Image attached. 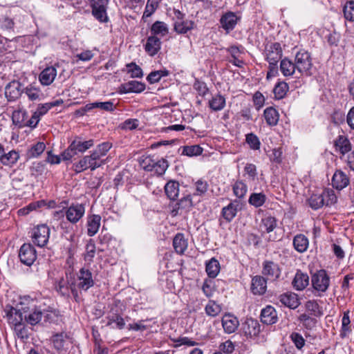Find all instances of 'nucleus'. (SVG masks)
<instances>
[{
	"label": "nucleus",
	"mask_w": 354,
	"mask_h": 354,
	"mask_svg": "<svg viewBox=\"0 0 354 354\" xmlns=\"http://www.w3.org/2000/svg\"><path fill=\"white\" fill-rule=\"evenodd\" d=\"M263 55L268 63L266 79L270 80L279 74L278 63L282 59L283 49L279 42L266 41L263 44Z\"/></svg>",
	"instance_id": "nucleus-1"
},
{
	"label": "nucleus",
	"mask_w": 354,
	"mask_h": 354,
	"mask_svg": "<svg viewBox=\"0 0 354 354\" xmlns=\"http://www.w3.org/2000/svg\"><path fill=\"white\" fill-rule=\"evenodd\" d=\"M94 145V140L90 139L83 140L82 138L76 136L70 143L68 148L61 154L63 160H69L78 153H83Z\"/></svg>",
	"instance_id": "nucleus-2"
},
{
	"label": "nucleus",
	"mask_w": 354,
	"mask_h": 354,
	"mask_svg": "<svg viewBox=\"0 0 354 354\" xmlns=\"http://www.w3.org/2000/svg\"><path fill=\"white\" fill-rule=\"evenodd\" d=\"M94 281L93 279L92 272L86 268H81L77 274V278L71 285V290L75 297H77V288L86 291L93 286Z\"/></svg>",
	"instance_id": "nucleus-3"
},
{
	"label": "nucleus",
	"mask_w": 354,
	"mask_h": 354,
	"mask_svg": "<svg viewBox=\"0 0 354 354\" xmlns=\"http://www.w3.org/2000/svg\"><path fill=\"white\" fill-rule=\"evenodd\" d=\"M311 284L315 295L322 297L328 290L330 285V277L325 270H319L312 274Z\"/></svg>",
	"instance_id": "nucleus-4"
},
{
	"label": "nucleus",
	"mask_w": 354,
	"mask_h": 354,
	"mask_svg": "<svg viewBox=\"0 0 354 354\" xmlns=\"http://www.w3.org/2000/svg\"><path fill=\"white\" fill-rule=\"evenodd\" d=\"M295 64L299 74L306 76H310L313 74L312 57L308 51L304 50L298 51L295 55Z\"/></svg>",
	"instance_id": "nucleus-5"
},
{
	"label": "nucleus",
	"mask_w": 354,
	"mask_h": 354,
	"mask_svg": "<svg viewBox=\"0 0 354 354\" xmlns=\"http://www.w3.org/2000/svg\"><path fill=\"white\" fill-rule=\"evenodd\" d=\"M24 313V321L31 326L38 324L42 319V310L35 305L33 301L24 299V306L22 308Z\"/></svg>",
	"instance_id": "nucleus-6"
},
{
	"label": "nucleus",
	"mask_w": 354,
	"mask_h": 354,
	"mask_svg": "<svg viewBox=\"0 0 354 354\" xmlns=\"http://www.w3.org/2000/svg\"><path fill=\"white\" fill-rule=\"evenodd\" d=\"M24 306V301H21L17 308L10 305H6L4 308V313L8 322L12 326L23 322L24 320V313L22 308Z\"/></svg>",
	"instance_id": "nucleus-7"
},
{
	"label": "nucleus",
	"mask_w": 354,
	"mask_h": 354,
	"mask_svg": "<svg viewBox=\"0 0 354 354\" xmlns=\"http://www.w3.org/2000/svg\"><path fill=\"white\" fill-rule=\"evenodd\" d=\"M109 0H91L92 15L100 23L109 21L107 8Z\"/></svg>",
	"instance_id": "nucleus-8"
},
{
	"label": "nucleus",
	"mask_w": 354,
	"mask_h": 354,
	"mask_svg": "<svg viewBox=\"0 0 354 354\" xmlns=\"http://www.w3.org/2000/svg\"><path fill=\"white\" fill-rule=\"evenodd\" d=\"M50 228L44 224L37 225L32 230V242L37 246L44 247L49 239Z\"/></svg>",
	"instance_id": "nucleus-9"
},
{
	"label": "nucleus",
	"mask_w": 354,
	"mask_h": 354,
	"mask_svg": "<svg viewBox=\"0 0 354 354\" xmlns=\"http://www.w3.org/2000/svg\"><path fill=\"white\" fill-rule=\"evenodd\" d=\"M281 272L279 264L272 261L266 260L262 263L261 273L268 280L277 281L281 275Z\"/></svg>",
	"instance_id": "nucleus-10"
},
{
	"label": "nucleus",
	"mask_w": 354,
	"mask_h": 354,
	"mask_svg": "<svg viewBox=\"0 0 354 354\" xmlns=\"http://www.w3.org/2000/svg\"><path fill=\"white\" fill-rule=\"evenodd\" d=\"M19 257L22 263L31 266L36 260L37 252L31 244L24 243L19 250Z\"/></svg>",
	"instance_id": "nucleus-11"
},
{
	"label": "nucleus",
	"mask_w": 354,
	"mask_h": 354,
	"mask_svg": "<svg viewBox=\"0 0 354 354\" xmlns=\"http://www.w3.org/2000/svg\"><path fill=\"white\" fill-rule=\"evenodd\" d=\"M85 207L82 204H73L67 208L66 217L71 223H77L84 215Z\"/></svg>",
	"instance_id": "nucleus-12"
},
{
	"label": "nucleus",
	"mask_w": 354,
	"mask_h": 354,
	"mask_svg": "<svg viewBox=\"0 0 354 354\" xmlns=\"http://www.w3.org/2000/svg\"><path fill=\"white\" fill-rule=\"evenodd\" d=\"M239 18L233 12H227L222 15L220 19L221 27L229 33L232 30L238 23Z\"/></svg>",
	"instance_id": "nucleus-13"
},
{
	"label": "nucleus",
	"mask_w": 354,
	"mask_h": 354,
	"mask_svg": "<svg viewBox=\"0 0 354 354\" xmlns=\"http://www.w3.org/2000/svg\"><path fill=\"white\" fill-rule=\"evenodd\" d=\"M260 319L261 322L265 324H274L278 321L277 310L273 306L268 305L261 310Z\"/></svg>",
	"instance_id": "nucleus-14"
},
{
	"label": "nucleus",
	"mask_w": 354,
	"mask_h": 354,
	"mask_svg": "<svg viewBox=\"0 0 354 354\" xmlns=\"http://www.w3.org/2000/svg\"><path fill=\"white\" fill-rule=\"evenodd\" d=\"M221 322L225 333L227 334L234 333L239 326L238 318L230 313L223 316Z\"/></svg>",
	"instance_id": "nucleus-15"
},
{
	"label": "nucleus",
	"mask_w": 354,
	"mask_h": 354,
	"mask_svg": "<svg viewBox=\"0 0 354 354\" xmlns=\"http://www.w3.org/2000/svg\"><path fill=\"white\" fill-rule=\"evenodd\" d=\"M111 147L112 144L111 142H104L98 145L95 149L91 151V155L95 158V160L100 164V166H102L106 162V160L102 159V158L106 155Z\"/></svg>",
	"instance_id": "nucleus-16"
},
{
	"label": "nucleus",
	"mask_w": 354,
	"mask_h": 354,
	"mask_svg": "<svg viewBox=\"0 0 354 354\" xmlns=\"http://www.w3.org/2000/svg\"><path fill=\"white\" fill-rule=\"evenodd\" d=\"M267 279L263 276L256 275L252 279L251 291L254 295H262L267 290Z\"/></svg>",
	"instance_id": "nucleus-17"
},
{
	"label": "nucleus",
	"mask_w": 354,
	"mask_h": 354,
	"mask_svg": "<svg viewBox=\"0 0 354 354\" xmlns=\"http://www.w3.org/2000/svg\"><path fill=\"white\" fill-rule=\"evenodd\" d=\"M22 90V85L19 81H12L6 86L5 94L9 101H13L20 97Z\"/></svg>",
	"instance_id": "nucleus-18"
},
{
	"label": "nucleus",
	"mask_w": 354,
	"mask_h": 354,
	"mask_svg": "<svg viewBox=\"0 0 354 354\" xmlns=\"http://www.w3.org/2000/svg\"><path fill=\"white\" fill-rule=\"evenodd\" d=\"M161 48V41L160 38L155 35L149 36L145 44L146 53L151 57L155 56Z\"/></svg>",
	"instance_id": "nucleus-19"
},
{
	"label": "nucleus",
	"mask_w": 354,
	"mask_h": 354,
	"mask_svg": "<svg viewBox=\"0 0 354 354\" xmlns=\"http://www.w3.org/2000/svg\"><path fill=\"white\" fill-rule=\"evenodd\" d=\"M309 284V277L307 273L298 270L292 281V286L296 290H303Z\"/></svg>",
	"instance_id": "nucleus-20"
},
{
	"label": "nucleus",
	"mask_w": 354,
	"mask_h": 354,
	"mask_svg": "<svg viewBox=\"0 0 354 354\" xmlns=\"http://www.w3.org/2000/svg\"><path fill=\"white\" fill-rule=\"evenodd\" d=\"M349 184V178L341 170H337L332 178V185L334 188L342 190Z\"/></svg>",
	"instance_id": "nucleus-21"
},
{
	"label": "nucleus",
	"mask_w": 354,
	"mask_h": 354,
	"mask_svg": "<svg viewBox=\"0 0 354 354\" xmlns=\"http://www.w3.org/2000/svg\"><path fill=\"white\" fill-rule=\"evenodd\" d=\"M279 299L281 304L291 309L297 308L300 304L297 295L293 292L283 293L279 296Z\"/></svg>",
	"instance_id": "nucleus-22"
},
{
	"label": "nucleus",
	"mask_w": 354,
	"mask_h": 354,
	"mask_svg": "<svg viewBox=\"0 0 354 354\" xmlns=\"http://www.w3.org/2000/svg\"><path fill=\"white\" fill-rule=\"evenodd\" d=\"M192 207V196L190 194H187L176 203L175 207L172 210V213L174 215L183 214L184 212L186 213Z\"/></svg>",
	"instance_id": "nucleus-23"
},
{
	"label": "nucleus",
	"mask_w": 354,
	"mask_h": 354,
	"mask_svg": "<svg viewBox=\"0 0 354 354\" xmlns=\"http://www.w3.org/2000/svg\"><path fill=\"white\" fill-rule=\"evenodd\" d=\"M120 92L123 93H141L145 89V84L142 82L131 80L121 84Z\"/></svg>",
	"instance_id": "nucleus-24"
},
{
	"label": "nucleus",
	"mask_w": 354,
	"mask_h": 354,
	"mask_svg": "<svg viewBox=\"0 0 354 354\" xmlns=\"http://www.w3.org/2000/svg\"><path fill=\"white\" fill-rule=\"evenodd\" d=\"M243 330L245 335L250 337H255L260 332V324L257 320L249 319L243 324Z\"/></svg>",
	"instance_id": "nucleus-25"
},
{
	"label": "nucleus",
	"mask_w": 354,
	"mask_h": 354,
	"mask_svg": "<svg viewBox=\"0 0 354 354\" xmlns=\"http://www.w3.org/2000/svg\"><path fill=\"white\" fill-rule=\"evenodd\" d=\"M57 75V70L53 66L44 69L39 75V81L41 84L48 86L53 83Z\"/></svg>",
	"instance_id": "nucleus-26"
},
{
	"label": "nucleus",
	"mask_w": 354,
	"mask_h": 354,
	"mask_svg": "<svg viewBox=\"0 0 354 354\" xmlns=\"http://www.w3.org/2000/svg\"><path fill=\"white\" fill-rule=\"evenodd\" d=\"M334 145L337 151L344 155L351 150L352 145L350 140L345 136H339L335 140Z\"/></svg>",
	"instance_id": "nucleus-27"
},
{
	"label": "nucleus",
	"mask_w": 354,
	"mask_h": 354,
	"mask_svg": "<svg viewBox=\"0 0 354 354\" xmlns=\"http://www.w3.org/2000/svg\"><path fill=\"white\" fill-rule=\"evenodd\" d=\"M240 203L237 201L230 203L227 206L222 209V215L223 218L227 221L230 222L236 216Z\"/></svg>",
	"instance_id": "nucleus-28"
},
{
	"label": "nucleus",
	"mask_w": 354,
	"mask_h": 354,
	"mask_svg": "<svg viewBox=\"0 0 354 354\" xmlns=\"http://www.w3.org/2000/svg\"><path fill=\"white\" fill-rule=\"evenodd\" d=\"M293 246L296 251L299 253L306 252L309 245L308 239L302 234H299L293 238Z\"/></svg>",
	"instance_id": "nucleus-29"
},
{
	"label": "nucleus",
	"mask_w": 354,
	"mask_h": 354,
	"mask_svg": "<svg viewBox=\"0 0 354 354\" xmlns=\"http://www.w3.org/2000/svg\"><path fill=\"white\" fill-rule=\"evenodd\" d=\"M101 217L99 215L93 214L87 219V234L89 236H94L99 230Z\"/></svg>",
	"instance_id": "nucleus-30"
},
{
	"label": "nucleus",
	"mask_w": 354,
	"mask_h": 354,
	"mask_svg": "<svg viewBox=\"0 0 354 354\" xmlns=\"http://www.w3.org/2000/svg\"><path fill=\"white\" fill-rule=\"evenodd\" d=\"M28 113L24 110H15L12 113V120L19 128L26 127L28 120Z\"/></svg>",
	"instance_id": "nucleus-31"
},
{
	"label": "nucleus",
	"mask_w": 354,
	"mask_h": 354,
	"mask_svg": "<svg viewBox=\"0 0 354 354\" xmlns=\"http://www.w3.org/2000/svg\"><path fill=\"white\" fill-rule=\"evenodd\" d=\"M280 71L283 76L289 77L294 75L297 71V68L295 67V62L285 57L281 60Z\"/></svg>",
	"instance_id": "nucleus-32"
},
{
	"label": "nucleus",
	"mask_w": 354,
	"mask_h": 354,
	"mask_svg": "<svg viewBox=\"0 0 354 354\" xmlns=\"http://www.w3.org/2000/svg\"><path fill=\"white\" fill-rule=\"evenodd\" d=\"M68 339V336L65 333H56L51 337L53 346L57 351H61L64 349Z\"/></svg>",
	"instance_id": "nucleus-33"
},
{
	"label": "nucleus",
	"mask_w": 354,
	"mask_h": 354,
	"mask_svg": "<svg viewBox=\"0 0 354 354\" xmlns=\"http://www.w3.org/2000/svg\"><path fill=\"white\" fill-rule=\"evenodd\" d=\"M165 192L170 200H175L179 194V183L176 180H169L165 185Z\"/></svg>",
	"instance_id": "nucleus-34"
},
{
	"label": "nucleus",
	"mask_w": 354,
	"mask_h": 354,
	"mask_svg": "<svg viewBox=\"0 0 354 354\" xmlns=\"http://www.w3.org/2000/svg\"><path fill=\"white\" fill-rule=\"evenodd\" d=\"M173 246L178 254H182L185 252L187 248V241L183 234L178 233L174 236Z\"/></svg>",
	"instance_id": "nucleus-35"
},
{
	"label": "nucleus",
	"mask_w": 354,
	"mask_h": 354,
	"mask_svg": "<svg viewBox=\"0 0 354 354\" xmlns=\"http://www.w3.org/2000/svg\"><path fill=\"white\" fill-rule=\"evenodd\" d=\"M151 173L157 176L163 175L169 167V163L164 158L156 159L153 164Z\"/></svg>",
	"instance_id": "nucleus-36"
},
{
	"label": "nucleus",
	"mask_w": 354,
	"mask_h": 354,
	"mask_svg": "<svg viewBox=\"0 0 354 354\" xmlns=\"http://www.w3.org/2000/svg\"><path fill=\"white\" fill-rule=\"evenodd\" d=\"M106 319H107L106 326H111L112 328L121 330L125 326L124 319L118 314L109 315Z\"/></svg>",
	"instance_id": "nucleus-37"
},
{
	"label": "nucleus",
	"mask_w": 354,
	"mask_h": 354,
	"mask_svg": "<svg viewBox=\"0 0 354 354\" xmlns=\"http://www.w3.org/2000/svg\"><path fill=\"white\" fill-rule=\"evenodd\" d=\"M264 118L266 123L270 126H275L278 123L279 115L278 111L270 106L264 110Z\"/></svg>",
	"instance_id": "nucleus-38"
},
{
	"label": "nucleus",
	"mask_w": 354,
	"mask_h": 354,
	"mask_svg": "<svg viewBox=\"0 0 354 354\" xmlns=\"http://www.w3.org/2000/svg\"><path fill=\"white\" fill-rule=\"evenodd\" d=\"M206 272L207 275L211 278H215L220 271V264L218 260L215 258L211 259L206 263Z\"/></svg>",
	"instance_id": "nucleus-39"
},
{
	"label": "nucleus",
	"mask_w": 354,
	"mask_h": 354,
	"mask_svg": "<svg viewBox=\"0 0 354 354\" xmlns=\"http://www.w3.org/2000/svg\"><path fill=\"white\" fill-rule=\"evenodd\" d=\"M169 32L168 27L165 22L157 21H156L151 28V35L157 36L160 35L163 37L166 35Z\"/></svg>",
	"instance_id": "nucleus-40"
},
{
	"label": "nucleus",
	"mask_w": 354,
	"mask_h": 354,
	"mask_svg": "<svg viewBox=\"0 0 354 354\" xmlns=\"http://www.w3.org/2000/svg\"><path fill=\"white\" fill-rule=\"evenodd\" d=\"M209 106L214 111H221L225 106V98L220 94L216 95L209 101Z\"/></svg>",
	"instance_id": "nucleus-41"
},
{
	"label": "nucleus",
	"mask_w": 354,
	"mask_h": 354,
	"mask_svg": "<svg viewBox=\"0 0 354 354\" xmlns=\"http://www.w3.org/2000/svg\"><path fill=\"white\" fill-rule=\"evenodd\" d=\"M308 203L313 209H318L325 205L324 196H322V194H312L308 198Z\"/></svg>",
	"instance_id": "nucleus-42"
},
{
	"label": "nucleus",
	"mask_w": 354,
	"mask_h": 354,
	"mask_svg": "<svg viewBox=\"0 0 354 354\" xmlns=\"http://www.w3.org/2000/svg\"><path fill=\"white\" fill-rule=\"evenodd\" d=\"M277 225V219L274 216H266L261 220V227L269 233L276 228Z\"/></svg>",
	"instance_id": "nucleus-43"
},
{
	"label": "nucleus",
	"mask_w": 354,
	"mask_h": 354,
	"mask_svg": "<svg viewBox=\"0 0 354 354\" xmlns=\"http://www.w3.org/2000/svg\"><path fill=\"white\" fill-rule=\"evenodd\" d=\"M19 158V155L15 150H11L8 153H4L1 162L6 166H12L15 164Z\"/></svg>",
	"instance_id": "nucleus-44"
},
{
	"label": "nucleus",
	"mask_w": 354,
	"mask_h": 354,
	"mask_svg": "<svg viewBox=\"0 0 354 354\" xmlns=\"http://www.w3.org/2000/svg\"><path fill=\"white\" fill-rule=\"evenodd\" d=\"M193 24L192 21H182L180 19L175 22L174 30L178 33L184 34L193 28Z\"/></svg>",
	"instance_id": "nucleus-45"
},
{
	"label": "nucleus",
	"mask_w": 354,
	"mask_h": 354,
	"mask_svg": "<svg viewBox=\"0 0 354 354\" xmlns=\"http://www.w3.org/2000/svg\"><path fill=\"white\" fill-rule=\"evenodd\" d=\"M266 201V196L263 193H252L249 199L248 203L255 207H261Z\"/></svg>",
	"instance_id": "nucleus-46"
},
{
	"label": "nucleus",
	"mask_w": 354,
	"mask_h": 354,
	"mask_svg": "<svg viewBox=\"0 0 354 354\" xmlns=\"http://www.w3.org/2000/svg\"><path fill=\"white\" fill-rule=\"evenodd\" d=\"M289 89V86L288 84L285 82H278L274 89L273 92L274 96L277 99H282L286 95Z\"/></svg>",
	"instance_id": "nucleus-47"
},
{
	"label": "nucleus",
	"mask_w": 354,
	"mask_h": 354,
	"mask_svg": "<svg viewBox=\"0 0 354 354\" xmlns=\"http://www.w3.org/2000/svg\"><path fill=\"white\" fill-rule=\"evenodd\" d=\"M46 145L42 142H38L35 145H32L27 152L28 158H36L41 155L45 150Z\"/></svg>",
	"instance_id": "nucleus-48"
},
{
	"label": "nucleus",
	"mask_w": 354,
	"mask_h": 354,
	"mask_svg": "<svg viewBox=\"0 0 354 354\" xmlns=\"http://www.w3.org/2000/svg\"><path fill=\"white\" fill-rule=\"evenodd\" d=\"M59 312L53 308L42 310V318L46 323H54L57 321Z\"/></svg>",
	"instance_id": "nucleus-49"
},
{
	"label": "nucleus",
	"mask_w": 354,
	"mask_h": 354,
	"mask_svg": "<svg viewBox=\"0 0 354 354\" xmlns=\"http://www.w3.org/2000/svg\"><path fill=\"white\" fill-rule=\"evenodd\" d=\"M233 192L234 194L238 197L239 198H243L248 191V187L247 185L243 182V181H236L233 185Z\"/></svg>",
	"instance_id": "nucleus-50"
},
{
	"label": "nucleus",
	"mask_w": 354,
	"mask_h": 354,
	"mask_svg": "<svg viewBox=\"0 0 354 354\" xmlns=\"http://www.w3.org/2000/svg\"><path fill=\"white\" fill-rule=\"evenodd\" d=\"M169 75L167 70H160L151 72L147 77V81L150 84L158 82L162 77H166Z\"/></svg>",
	"instance_id": "nucleus-51"
},
{
	"label": "nucleus",
	"mask_w": 354,
	"mask_h": 354,
	"mask_svg": "<svg viewBox=\"0 0 354 354\" xmlns=\"http://www.w3.org/2000/svg\"><path fill=\"white\" fill-rule=\"evenodd\" d=\"M96 247L94 241L90 239L86 245V252L84 254V260L89 263L93 261L95 255Z\"/></svg>",
	"instance_id": "nucleus-52"
},
{
	"label": "nucleus",
	"mask_w": 354,
	"mask_h": 354,
	"mask_svg": "<svg viewBox=\"0 0 354 354\" xmlns=\"http://www.w3.org/2000/svg\"><path fill=\"white\" fill-rule=\"evenodd\" d=\"M205 310L207 315L216 317L221 313V308L214 301L209 300L205 308Z\"/></svg>",
	"instance_id": "nucleus-53"
},
{
	"label": "nucleus",
	"mask_w": 354,
	"mask_h": 354,
	"mask_svg": "<svg viewBox=\"0 0 354 354\" xmlns=\"http://www.w3.org/2000/svg\"><path fill=\"white\" fill-rule=\"evenodd\" d=\"M203 148L199 145H190L183 147L182 154L187 156H199L203 153Z\"/></svg>",
	"instance_id": "nucleus-54"
},
{
	"label": "nucleus",
	"mask_w": 354,
	"mask_h": 354,
	"mask_svg": "<svg viewBox=\"0 0 354 354\" xmlns=\"http://www.w3.org/2000/svg\"><path fill=\"white\" fill-rule=\"evenodd\" d=\"M156 159L153 158V156H142L139 160L140 166L145 171L147 172L151 171L153 164H154V161Z\"/></svg>",
	"instance_id": "nucleus-55"
},
{
	"label": "nucleus",
	"mask_w": 354,
	"mask_h": 354,
	"mask_svg": "<svg viewBox=\"0 0 354 354\" xmlns=\"http://www.w3.org/2000/svg\"><path fill=\"white\" fill-rule=\"evenodd\" d=\"M15 26L13 19L7 15L0 17V29L3 30H12Z\"/></svg>",
	"instance_id": "nucleus-56"
},
{
	"label": "nucleus",
	"mask_w": 354,
	"mask_h": 354,
	"mask_svg": "<svg viewBox=\"0 0 354 354\" xmlns=\"http://www.w3.org/2000/svg\"><path fill=\"white\" fill-rule=\"evenodd\" d=\"M127 71L131 74V77L133 78L138 77L140 78L143 76L142 68L138 66L136 63L131 62L127 64Z\"/></svg>",
	"instance_id": "nucleus-57"
},
{
	"label": "nucleus",
	"mask_w": 354,
	"mask_h": 354,
	"mask_svg": "<svg viewBox=\"0 0 354 354\" xmlns=\"http://www.w3.org/2000/svg\"><path fill=\"white\" fill-rule=\"evenodd\" d=\"M343 11L346 20L354 21V1L347 2L344 7Z\"/></svg>",
	"instance_id": "nucleus-58"
},
{
	"label": "nucleus",
	"mask_w": 354,
	"mask_h": 354,
	"mask_svg": "<svg viewBox=\"0 0 354 354\" xmlns=\"http://www.w3.org/2000/svg\"><path fill=\"white\" fill-rule=\"evenodd\" d=\"M89 162L86 156H84L78 162L73 164V168L75 173L82 172L87 169H89Z\"/></svg>",
	"instance_id": "nucleus-59"
},
{
	"label": "nucleus",
	"mask_w": 354,
	"mask_h": 354,
	"mask_svg": "<svg viewBox=\"0 0 354 354\" xmlns=\"http://www.w3.org/2000/svg\"><path fill=\"white\" fill-rule=\"evenodd\" d=\"M17 337L21 339L28 338V330L23 322L12 326Z\"/></svg>",
	"instance_id": "nucleus-60"
},
{
	"label": "nucleus",
	"mask_w": 354,
	"mask_h": 354,
	"mask_svg": "<svg viewBox=\"0 0 354 354\" xmlns=\"http://www.w3.org/2000/svg\"><path fill=\"white\" fill-rule=\"evenodd\" d=\"M56 290L62 296H68L69 289L68 283L64 279H61L55 285Z\"/></svg>",
	"instance_id": "nucleus-61"
},
{
	"label": "nucleus",
	"mask_w": 354,
	"mask_h": 354,
	"mask_svg": "<svg viewBox=\"0 0 354 354\" xmlns=\"http://www.w3.org/2000/svg\"><path fill=\"white\" fill-rule=\"evenodd\" d=\"M246 142L250 147L254 150L259 149L261 142L259 138L254 133H249L246 136Z\"/></svg>",
	"instance_id": "nucleus-62"
},
{
	"label": "nucleus",
	"mask_w": 354,
	"mask_h": 354,
	"mask_svg": "<svg viewBox=\"0 0 354 354\" xmlns=\"http://www.w3.org/2000/svg\"><path fill=\"white\" fill-rule=\"evenodd\" d=\"M322 194L324 196L325 205L327 206L335 204L337 201L335 192L332 189L325 190Z\"/></svg>",
	"instance_id": "nucleus-63"
},
{
	"label": "nucleus",
	"mask_w": 354,
	"mask_h": 354,
	"mask_svg": "<svg viewBox=\"0 0 354 354\" xmlns=\"http://www.w3.org/2000/svg\"><path fill=\"white\" fill-rule=\"evenodd\" d=\"M95 109H100L103 111L112 112L115 109V106L113 102L107 101V102H95Z\"/></svg>",
	"instance_id": "nucleus-64"
}]
</instances>
